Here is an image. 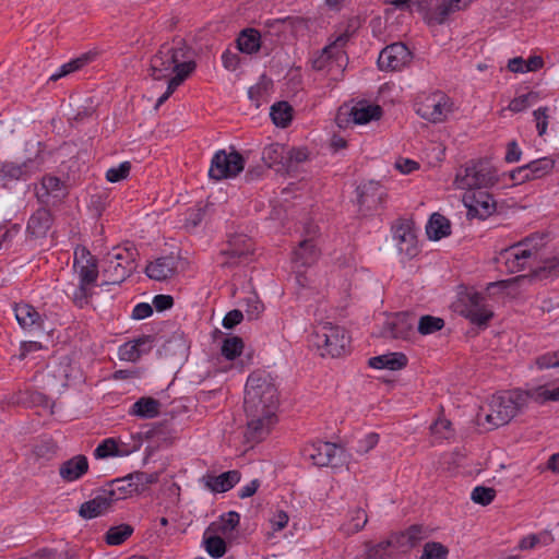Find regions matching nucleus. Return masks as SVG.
<instances>
[{
    "instance_id": "obj_1",
    "label": "nucleus",
    "mask_w": 559,
    "mask_h": 559,
    "mask_svg": "<svg viewBox=\"0 0 559 559\" xmlns=\"http://www.w3.org/2000/svg\"><path fill=\"white\" fill-rule=\"evenodd\" d=\"M280 395L274 379L263 372L249 376L243 399V411L247 418L245 438L248 442L258 443L271 431L276 421Z\"/></svg>"
},
{
    "instance_id": "obj_2",
    "label": "nucleus",
    "mask_w": 559,
    "mask_h": 559,
    "mask_svg": "<svg viewBox=\"0 0 559 559\" xmlns=\"http://www.w3.org/2000/svg\"><path fill=\"white\" fill-rule=\"evenodd\" d=\"M531 401L538 404L559 401V386L550 389L548 385H538L530 390H508L495 394L487 407H480L477 414L478 425H487L495 429L509 424L518 414L527 408Z\"/></svg>"
},
{
    "instance_id": "obj_3",
    "label": "nucleus",
    "mask_w": 559,
    "mask_h": 559,
    "mask_svg": "<svg viewBox=\"0 0 559 559\" xmlns=\"http://www.w3.org/2000/svg\"><path fill=\"white\" fill-rule=\"evenodd\" d=\"M191 50L185 40L164 44L151 58L150 75L154 80L169 78L166 92L157 99L156 108L164 104L183 81L194 71L195 62L190 59Z\"/></svg>"
},
{
    "instance_id": "obj_4",
    "label": "nucleus",
    "mask_w": 559,
    "mask_h": 559,
    "mask_svg": "<svg viewBox=\"0 0 559 559\" xmlns=\"http://www.w3.org/2000/svg\"><path fill=\"white\" fill-rule=\"evenodd\" d=\"M136 250L132 247H114L103 259L105 285H119L135 270Z\"/></svg>"
},
{
    "instance_id": "obj_5",
    "label": "nucleus",
    "mask_w": 559,
    "mask_h": 559,
    "mask_svg": "<svg viewBox=\"0 0 559 559\" xmlns=\"http://www.w3.org/2000/svg\"><path fill=\"white\" fill-rule=\"evenodd\" d=\"M498 180V173L491 160L481 158L468 163L460 170L454 183L459 189L472 190L492 187Z\"/></svg>"
},
{
    "instance_id": "obj_6",
    "label": "nucleus",
    "mask_w": 559,
    "mask_h": 559,
    "mask_svg": "<svg viewBox=\"0 0 559 559\" xmlns=\"http://www.w3.org/2000/svg\"><path fill=\"white\" fill-rule=\"evenodd\" d=\"M312 343L322 350L321 356L340 357L348 352L350 338L343 328L325 322L316 328Z\"/></svg>"
},
{
    "instance_id": "obj_7",
    "label": "nucleus",
    "mask_w": 559,
    "mask_h": 559,
    "mask_svg": "<svg viewBox=\"0 0 559 559\" xmlns=\"http://www.w3.org/2000/svg\"><path fill=\"white\" fill-rule=\"evenodd\" d=\"M453 104L442 92L423 94L417 97L415 110L423 119L432 122H443L452 112Z\"/></svg>"
},
{
    "instance_id": "obj_8",
    "label": "nucleus",
    "mask_w": 559,
    "mask_h": 559,
    "mask_svg": "<svg viewBox=\"0 0 559 559\" xmlns=\"http://www.w3.org/2000/svg\"><path fill=\"white\" fill-rule=\"evenodd\" d=\"M253 253L252 240L242 234L233 235L229 237L226 248L221 251V266L235 267L246 264L250 261V255Z\"/></svg>"
},
{
    "instance_id": "obj_9",
    "label": "nucleus",
    "mask_w": 559,
    "mask_h": 559,
    "mask_svg": "<svg viewBox=\"0 0 559 559\" xmlns=\"http://www.w3.org/2000/svg\"><path fill=\"white\" fill-rule=\"evenodd\" d=\"M245 168V159L240 153L233 151L227 153L221 150L215 153L209 169V176L215 180L236 177Z\"/></svg>"
},
{
    "instance_id": "obj_10",
    "label": "nucleus",
    "mask_w": 559,
    "mask_h": 559,
    "mask_svg": "<svg viewBox=\"0 0 559 559\" xmlns=\"http://www.w3.org/2000/svg\"><path fill=\"white\" fill-rule=\"evenodd\" d=\"M537 255L536 250L528 247L527 240L520 241L499 253L498 261L503 263L508 273H518L532 266Z\"/></svg>"
},
{
    "instance_id": "obj_11",
    "label": "nucleus",
    "mask_w": 559,
    "mask_h": 559,
    "mask_svg": "<svg viewBox=\"0 0 559 559\" xmlns=\"http://www.w3.org/2000/svg\"><path fill=\"white\" fill-rule=\"evenodd\" d=\"M475 0H424V19L429 25L443 24L450 14L466 9Z\"/></svg>"
},
{
    "instance_id": "obj_12",
    "label": "nucleus",
    "mask_w": 559,
    "mask_h": 559,
    "mask_svg": "<svg viewBox=\"0 0 559 559\" xmlns=\"http://www.w3.org/2000/svg\"><path fill=\"white\" fill-rule=\"evenodd\" d=\"M412 53L403 43H394L381 50L378 57L380 70L397 71L409 63Z\"/></svg>"
},
{
    "instance_id": "obj_13",
    "label": "nucleus",
    "mask_w": 559,
    "mask_h": 559,
    "mask_svg": "<svg viewBox=\"0 0 559 559\" xmlns=\"http://www.w3.org/2000/svg\"><path fill=\"white\" fill-rule=\"evenodd\" d=\"M409 533L393 534L388 539L376 545L366 544V556L368 559H385L395 555L400 548L411 545Z\"/></svg>"
},
{
    "instance_id": "obj_14",
    "label": "nucleus",
    "mask_w": 559,
    "mask_h": 559,
    "mask_svg": "<svg viewBox=\"0 0 559 559\" xmlns=\"http://www.w3.org/2000/svg\"><path fill=\"white\" fill-rule=\"evenodd\" d=\"M341 451L335 443L317 441L305 445L301 453L313 465L323 467L332 465Z\"/></svg>"
},
{
    "instance_id": "obj_15",
    "label": "nucleus",
    "mask_w": 559,
    "mask_h": 559,
    "mask_svg": "<svg viewBox=\"0 0 559 559\" xmlns=\"http://www.w3.org/2000/svg\"><path fill=\"white\" fill-rule=\"evenodd\" d=\"M414 316L408 313H396L384 323L381 336L391 340H409L414 335Z\"/></svg>"
},
{
    "instance_id": "obj_16",
    "label": "nucleus",
    "mask_w": 559,
    "mask_h": 559,
    "mask_svg": "<svg viewBox=\"0 0 559 559\" xmlns=\"http://www.w3.org/2000/svg\"><path fill=\"white\" fill-rule=\"evenodd\" d=\"M385 195L383 187L377 181H368L357 187L359 211L367 214L377 210Z\"/></svg>"
},
{
    "instance_id": "obj_17",
    "label": "nucleus",
    "mask_w": 559,
    "mask_h": 559,
    "mask_svg": "<svg viewBox=\"0 0 559 559\" xmlns=\"http://www.w3.org/2000/svg\"><path fill=\"white\" fill-rule=\"evenodd\" d=\"M393 238L400 253L411 258L417 254V236L412 223L403 221L396 224L393 228Z\"/></svg>"
},
{
    "instance_id": "obj_18",
    "label": "nucleus",
    "mask_w": 559,
    "mask_h": 559,
    "mask_svg": "<svg viewBox=\"0 0 559 559\" xmlns=\"http://www.w3.org/2000/svg\"><path fill=\"white\" fill-rule=\"evenodd\" d=\"M68 194L63 181L55 176H44L40 187L36 191L37 199L43 204H53Z\"/></svg>"
},
{
    "instance_id": "obj_19",
    "label": "nucleus",
    "mask_w": 559,
    "mask_h": 559,
    "mask_svg": "<svg viewBox=\"0 0 559 559\" xmlns=\"http://www.w3.org/2000/svg\"><path fill=\"white\" fill-rule=\"evenodd\" d=\"M178 264V257H160L147 264L145 273L151 280L158 282L166 281L177 273Z\"/></svg>"
},
{
    "instance_id": "obj_20",
    "label": "nucleus",
    "mask_w": 559,
    "mask_h": 559,
    "mask_svg": "<svg viewBox=\"0 0 559 559\" xmlns=\"http://www.w3.org/2000/svg\"><path fill=\"white\" fill-rule=\"evenodd\" d=\"M111 496L114 493H108L102 488L93 499L81 504L79 510L80 516L91 520L105 514L112 506Z\"/></svg>"
},
{
    "instance_id": "obj_21",
    "label": "nucleus",
    "mask_w": 559,
    "mask_h": 559,
    "mask_svg": "<svg viewBox=\"0 0 559 559\" xmlns=\"http://www.w3.org/2000/svg\"><path fill=\"white\" fill-rule=\"evenodd\" d=\"M74 267L79 272L81 283L92 285L96 281V261L85 248L74 251Z\"/></svg>"
},
{
    "instance_id": "obj_22",
    "label": "nucleus",
    "mask_w": 559,
    "mask_h": 559,
    "mask_svg": "<svg viewBox=\"0 0 559 559\" xmlns=\"http://www.w3.org/2000/svg\"><path fill=\"white\" fill-rule=\"evenodd\" d=\"M348 39V33L338 35L330 45L322 49L319 57L313 59L312 67L316 70H322L326 67L330 59H335L337 61L342 60L345 55L343 48L347 44Z\"/></svg>"
},
{
    "instance_id": "obj_23",
    "label": "nucleus",
    "mask_w": 559,
    "mask_h": 559,
    "mask_svg": "<svg viewBox=\"0 0 559 559\" xmlns=\"http://www.w3.org/2000/svg\"><path fill=\"white\" fill-rule=\"evenodd\" d=\"M52 224V216L46 207L38 209L27 222L26 233L33 239H41L47 236Z\"/></svg>"
},
{
    "instance_id": "obj_24",
    "label": "nucleus",
    "mask_w": 559,
    "mask_h": 559,
    "mask_svg": "<svg viewBox=\"0 0 559 559\" xmlns=\"http://www.w3.org/2000/svg\"><path fill=\"white\" fill-rule=\"evenodd\" d=\"M33 160H27L22 164L3 163L0 167V185L7 188L12 182L25 179L31 173Z\"/></svg>"
},
{
    "instance_id": "obj_25",
    "label": "nucleus",
    "mask_w": 559,
    "mask_h": 559,
    "mask_svg": "<svg viewBox=\"0 0 559 559\" xmlns=\"http://www.w3.org/2000/svg\"><path fill=\"white\" fill-rule=\"evenodd\" d=\"M465 200H469L468 203L466 202L468 214L479 218L488 217L496 210L493 198L486 192L473 193Z\"/></svg>"
},
{
    "instance_id": "obj_26",
    "label": "nucleus",
    "mask_w": 559,
    "mask_h": 559,
    "mask_svg": "<svg viewBox=\"0 0 559 559\" xmlns=\"http://www.w3.org/2000/svg\"><path fill=\"white\" fill-rule=\"evenodd\" d=\"M88 471V461L85 455H75L59 467V475L64 481H74Z\"/></svg>"
},
{
    "instance_id": "obj_27",
    "label": "nucleus",
    "mask_w": 559,
    "mask_h": 559,
    "mask_svg": "<svg viewBox=\"0 0 559 559\" xmlns=\"http://www.w3.org/2000/svg\"><path fill=\"white\" fill-rule=\"evenodd\" d=\"M205 486L214 492H226L240 480V473L236 469L221 475H206L203 477Z\"/></svg>"
},
{
    "instance_id": "obj_28",
    "label": "nucleus",
    "mask_w": 559,
    "mask_h": 559,
    "mask_svg": "<svg viewBox=\"0 0 559 559\" xmlns=\"http://www.w3.org/2000/svg\"><path fill=\"white\" fill-rule=\"evenodd\" d=\"M97 57V50L86 51L80 55L79 57L70 60L69 62L62 64L56 73L50 75L49 80L55 82L63 76L76 72L86 67L87 64L92 63L93 61H95Z\"/></svg>"
},
{
    "instance_id": "obj_29",
    "label": "nucleus",
    "mask_w": 559,
    "mask_h": 559,
    "mask_svg": "<svg viewBox=\"0 0 559 559\" xmlns=\"http://www.w3.org/2000/svg\"><path fill=\"white\" fill-rule=\"evenodd\" d=\"M262 160L269 168L276 171H287L286 147L278 143H272L264 147Z\"/></svg>"
},
{
    "instance_id": "obj_30",
    "label": "nucleus",
    "mask_w": 559,
    "mask_h": 559,
    "mask_svg": "<svg viewBox=\"0 0 559 559\" xmlns=\"http://www.w3.org/2000/svg\"><path fill=\"white\" fill-rule=\"evenodd\" d=\"M14 313L19 324L25 330L40 329L43 325L41 316L32 305L19 304Z\"/></svg>"
},
{
    "instance_id": "obj_31",
    "label": "nucleus",
    "mask_w": 559,
    "mask_h": 559,
    "mask_svg": "<svg viewBox=\"0 0 559 559\" xmlns=\"http://www.w3.org/2000/svg\"><path fill=\"white\" fill-rule=\"evenodd\" d=\"M261 34L255 28H245L236 38L238 51L246 55L257 53L261 49Z\"/></svg>"
},
{
    "instance_id": "obj_32",
    "label": "nucleus",
    "mask_w": 559,
    "mask_h": 559,
    "mask_svg": "<svg viewBox=\"0 0 559 559\" xmlns=\"http://www.w3.org/2000/svg\"><path fill=\"white\" fill-rule=\"evenodd\" d=\"M407 365V357L403 353H390L369 359V366L374 369L401 370Z\"/></svg>"
},
{
    "instance_id": "obj_33",
    "label": "nucleus",
    "mask_w": 559,
    "mask_h": 559,
    "mask_svg": "<svg viewBox=\"0 0 559 559\" xmlns=\"http://www.w3.org/2000/svg\"><path fill=\"white\" fill-rule=\"evenodd\" d=\"M160 412V402L151 396L140 397L130 408L129 414L140 418H155Z\"/></svg>"
},
{
    "instance_id": "obj_34",
    "label": "nucleus",
    "mask_w": 559,
    "mask_h": 559,
    "mask_svg": "<svg viewBox=\"0 0 559 559\" xmlns=\"http://www.w3.org/2000/svg\"><path fill=\"white\" fill-rule=\"evenodd\" d=\"M350 117L356 124H366L371 120H377L382 115V109L378 105L358 103L350 109Z\"/></svg>"
},
{
    "instance_id": "obj_35",
    "label": "nucleus",
    "mask_w": 559,
    "mask_h": 559,
    "mask_svg": "<svg viewBox=\"0 0 559 559\" xmlns=\"http://www.w3.org/2000/svg\"><path fill=\"white\" fill-rule=\"evenodd\" d=\"M215 526L210 525L203 535V545L206 552L213 558H221L226 554L227 546L218 533H214Z\"/></svg>"
},
{
    "instance_id": "obj_36",
    "label": "nucleus",
    "mask_w": 559,
    "mask_h": 559,
    "mask_svg": "<svg viewBox=\"0 0 559 559\" xmlns=\"http://www.w3.org/2000/svg\"><path fill=\"white\" fill-rule=\"evenodd\" d=\"M426 233L429 239L439 240L451 233V225L449 219L439 213L431 215L427 226Z\"/></svg>"
},
{
    "instance_id": "obj_37",
    "label": "nucleus",
    "mask_w": 559,
    "mask_h": 559,
    "mask_svg": "<svg viewBox=\"0 0 559 559\" xmlns=\"http://www.w3.org/2000/svg\"><path fill=\"white\" fill-rule=\"evenodd\" d=\"M317 257L318 252L312 239L306 238L295 249L293 260L300 265H310L316 261Z\"/></svg>"
},
{
    "instance_id": "obj_38",
    "label": "nucleus",
    "mask_w": 559,
    "mask_h": 559,
    "mask_svg": "<svg viewBox=\"0 0 559 559\" xmlns=\"http://www.w3.org/2000/svg\"><path fill=\"white\" fill-rule=\"evenodd\" d=\"M270 116L275 126L286 128L293 118V108L287 102H278L271 107Z\"/></svg>"
},
{
    "instance_id": "obj_39",
    "label": "nucleus",
    "mask_w": 559,
    "mask_h": 559,
    "mask_svg": "<svg viewBox=\"0 0 559 559\" xmlns=\"http://www.w3.org/2000/svg\"><path fill=\"white\" fill-rule=\"evenodd\" d=\"M367 522L368 516L366 511L360 508H356L349 512V520L342 525V531L347 535L355 534L362 530Z\"/></svg>"
},
{
    "instance_id": "obj_40",
    "label": "nucleus",
    "mask_w": 559,
    "mask_h": 559,
    "mask_svg": "<svg viewBox=\"0 0 559 559\" xmlns=\"http://www.w3.org/2000/svg\"><path fill=\"white\" fill-rule=\"evenodd\" d=\"M240 515L236 511H229L223 514L218 522H213L210 525H214V533H218L223 536H228L239 525Z\"/></svg>"
},
{
    "instance_id": "obj_41",
    "label": "nucleus",
    "mask_w": 559,
    "mask_h": 559,
    "mask_svg": "<svg viewBox=\"0 0 559 559\" xmlns=\"http://www.w3.org/2000/svg\"><path fill=\"white\" fill-rule=\"evenodd\" d=\"M127 480L130 481L131 485L129 487H132L135 493L142 492L151 484H154L158 480V476L156 474H147L144 472H135L132 474H129L127 476Z\"/></svg>"
},
{
    "instance_id": "obj_42",
    "label": "nucleus",
    "mask_w": 559,
    "mask_h": 559,
    "mask_svg": "<svg viewBox=\"0 0 559 559\" xmlns=\"http://www.w3.org/2000/svg\"><path fill=\"white\" fill-rule=\"evenodd\" d=\"M130 481L127 480V476L123 478H118L112 480L107 487L104 489L106 492L114 493L112 503L119 500L127 498L128 496L135 493L132 487H129Z\"/></svg>"
},
{
    "instance_id": "obj_43",
    "label": "nucleus",
    "mask_w": 559,
    "mask_h": 559,
    "mask_svg": "<svg viewBox=\"0 0 559 559\" xmlns=\"http://www.w3.org/2000/svg\"><path fill=\"white\" fill-rule=\"evenodd\" d=\"M133 533V527L129 524H120L110 527L106 533V543L108 545L117 546L122 544Z\"/></svg>"
},
{
    "instance_id": "obj_44",
    "label": "nucleus",
    "mask_w": 559,
    "mask_h": 559,
    "mask_svg": "<svg viewBox=\"0 0 559 559\" xmlns=\"http://www.w3.org/2000/svg\"><path fill=\"white\" fill-rule=\"evenodd\" d=\"M444 328V320L430 314L421 316L418 320L417 330L421 335H429Z\"/></svg>"
},
{
    "instance_id": "obj_45",
    "label": "nucleus",
    "mask_w": 559,
    "mask_h": 559,
    "mask_svg": "<svg viewBox=\"0 0 559 559\" xmlns=\"http://www.w3.org/2000/svg\"><path fill=\"white\" fill-rule=\"evenodd\" d=\"M242 350L243 342L239 336H229L223 341L221 352L226 359L234 360L241 355Z\"/></svg>"
},
{
    "instance_id": "obj_46",
    "label": "nucleus",
    "mask_w": 559,
    "mask_h": 559,
    "mask_svg": "<svg viewBox=\"0 0 559 559\" xmlns=\"http://www.w3.org/2000/svg\"><path fill=\"white\" fill-rule=\"evenodd\" d=\"M118 443L114 438L103 440L94 450V456L97 460H104L111 456H120Z\"/></svg>"
},
{
    "instance_id": "obj_47",
    "label": "nucleus",
    "mask_w": 559,
    "mask_h": 559,
    "mask_svg": "<svg viewBox=\"0 0 559 559\" xmlns=\"http://www.w3.org/2000/svg\"><path fill=\"white\" fill-rule=\"evenodd\" d=\"M554 165L555 162L551 158L544 157L528 163L526 168L533 180L550 173L554 168Z\"/></svg>"
},
{
    "instance_id": "obj_48",
    "label": "nucleus",
    "mask_w": 559,
    "mask_h": 559,
    "mask_svg": "<svg viewBox=\"0 0 559 559\" xmlns=\"http://www.w3.org/2000/svg\"><path fill=\"white\" fill-rule=\"evenodd\" d=\"M537 100L538 94L535 92L522 94L510 102L509 109L514 112H520L535 104Z\"/></svg>"
},
{
    "instance_id": "obj_49",
    "label": "nucleus",
    "mask_w": 559,
    "mask_h": 559,
    "mask_svg": "<svg viewBox=\"0 0 559 559\" xmlns=\"http://www.w3.org/2000/svg\"><path fill=\"white\" fill-rule=\"evenodd\" d=\"M496 497V490L490 487L477 486L473 489L471 499L478 504L488 506Z\"/></svg>"
},
{
    "instance_id": "obj_50",
    "label": "nucleus",
    "mask_w": 559,
    "mask_h": 559,
    "mask_svg": "<svg viewBox=\"0 0 559 559\" xmlns=\"http://www.w3.org/2000/svg\"><path fill=\"white\" fill-rule=\"evenodd\" d=\"M143 353H146V349L139 348V344L132 341L123 344L119 348L120 359L127 361H136Z\"/></svg>"
},
{
    "instance_id": "obj_51",
    "label": "nucleus",
    "mask_w": 559,
    "mask_h": 559,
    "mask_svg": "<svg viewBox=\"0 0 559 559\" xmlns=\"http://www.w3.org/2000/svg\"><path fill=\"white\" fill-rule=\"evenodd\" d=\"M448 549L440 543L431 542L424 546L420 559H447Z\"/></svg>"
},
{
    "instance_id": "obj_52",
    "label": "nucleus",
    "mask_w": 559,
    "mask_h": 559,
    "mask_svg": "<svg viewBox=\"0 0 559 559\" xmlns=\"http://www.w3.org/2000/svg\"><path fill=\"white\" fill-rule=\"evenodd\" d=\"M309 153L306 147H286L287 170L308 159Z\"/></svg>"
},
{
    "instance_id": "obj_53",
    "label": "nucleus",
    "mask_w": 559,
    "mask_h": 559,
    "mask_svg": "<svg viewBox=\"0 0 559 559\" xmlns=\"http://www.w3.org/2000/svg\"><path fill=\"white\" fill-rule=\"evenodd\" d=\"M493 313L486 307L481 308H467L466 317L472 323L477 325H485L492 318Z\"/></svg>"
},
{
    "instance_id": "obj_54",
    "label": "nucleus",
    "mask_w": 559,
    "mask_h": 559,
    "mask_svg": "<svg viewBox=\"0 0 559 559\" xmlns=\"http://www.w3.org/2000/svg\"><path fill=\"white\" fill-rule=\"evenodd\" d=\"M130 169L131 164L123 162L118 167L109 168L106 173V179L109 182H119L129 176Z\"/></svg>"
},
{
    "instance_id": "obj_55",
    "label": "nucleus",
    "mask_w": 559,
    "mask_h": 559,
    "mask_svg": "<svg viewBox=\"0 0 559 559\" xmlns=\"http://www.w3.org/2000/svg\"><path fill=\"white\" fill-rule=\"evenodd\" d=\"M379 442V435L376 432H369L364 438L358 440L356 445V452L359 454H366L372 450Z\"/></svg>"
},
{
    "instance_id": "obj_56",
    "label": "nucleus",
    "mask_w": 559,
    "mask_h": 559,
    "mask_svg": "<svg viewBox=\"0 0 559 559\" xmlns=\"http://www.w3.org/2000/svg\"><path fill=\"white\" fill-rule=\"evenodd\" d=\"M535 364L538 369L559 367V354L557 352H550L540 355L536 358Z\"/></svg>"
},
{
    "instance_id": "obj_57",
    "label": "nucleus",
    "mask_w": 559,
    "mask_h": 559,
    "mask_svg": "<svg viewBox=\"0 0 559 559\" xmlns=\"http://www.w3.org/2000/svg\"><path fill=\"white\" fill-rule=\"evenodd\" d=\"M90 284H83L80 282L79 287L75 288L73 293V301L76 306L83 307L88 304V299L91 297Z\"/></svg>"
},
{
    "instance_id": "obj_58",
    "label": "nucleus",
    "mask_w": 559,
    "mask_h": 559,
    "mask_svg": "<svg viewBox=\"0 0 559 559\" xmlns=\"http://www.w3.org/2000/svg\"><path fill=\"white\" fill-rule=\"evenodd\" d=\"M534 118H535V121H536V128H537V132H538V135H544L547 131V126H548V108L547 107H539L538 109H536L534 112Z\"/></svg>"
},
{
    "instance_id": "obj_59",
    "label": "nucleus",
    "mask_w": 559,
    "mask_h": 559,
    "mask_svg": "<svg viewBox=\"0 0 559 559\" xmlns=\"http://www.w3.org/2000/svg\"><path fill=\"white\" fill-rule=\"evenodd\" d=\"M240 57L238 52L233 51L231 49H226L222 55V62L226 70L235 71L240 64Z\"/></svg>"
},
{
    "instance_id": "obj_60",
    "label": "nucleus",
    "mask_w": 559,
    "mask_h": 559,
    "mask_svg": "<svg viewBox=\"0 0 559 559\" xmlns=\"http://www.w3.org/2000/svg\"><path fill=\"white\" fill-rule=\"evenodd\" d=\"M21 230L20 225L14 224L7 228L0 236V250L8 248Z\"/></svg>"
},
{
    "instance_id": "obj_61",
    "label": "nucleus",
    "mask_w": 559,
    "mask_h": 559,
    "mask_svg": "<svg viewBox=\"0 0 559 559\" xmlns=\"http://www.w3.org/2000/svg\"><path fill=\"white\" fill-rule=\"evenodd\" d=\"M247 306L246 313L250 320L258 319L264 309L262 302L255 296L247 299Z\"/></svg>"
},
{
    "instance_id": "obj_62",
    "label": "nucleus",
    "mask_w": 559,
    "mask_h": 559,
    "mask_svg": "<svg viewBox=\"0 0 559 559\" xmlns=\"http://www.w3.org/2000/svg\"><path fill=\"white\" fill-rule=\"evenodd\" d=\"M243 319V314L240 310L234 309L224 317L223 319V326L225 329H233L237 324H239Z\"/></svg>"
},
{
    "instance_id": "obj_63",
    "label": "nucleus",
    "mask_w": 559,
    "mask_h": 559,
    "mask_svg": "<svg viewBox=\"0 0 559 559\" xmlns=\"http://www.w3.org/2000/svg\"><path fill=\"white\" fill-rule=\"evenodd\" d=\"M451 428V421L445 418H440L435 421L431 426V430L436 435H440L441 438H449V430Z\"/></svg>"
},
{
    "instance_id": "obj_64",
    "label": "nucleus",
    "mask_w": 559,
    "mask_h": 559,
    "mask_svg": "<svg viewBox=\"0 0 559 559\" xmlns=\"http://www.w3.org/2000/svg\"><path fill=\"white\" fill-rule=\"evenodd\" d=\"M174 305V298L170 295H156L153 298V306L157 311L170 309Z\"/></svg>"
}]
</instances>
